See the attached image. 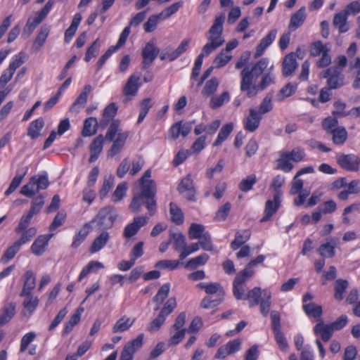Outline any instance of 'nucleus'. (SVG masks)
Instances as JSON below:
<instances>
[{"label":"nucleus","mask_w":360,"mask_h":360,"mask_svg":"<svg viewBox=\"0 0 360 360\" xmlns=\"http://www.w3.org/2000/svg\"><path fill=\"white\" fill-rule=\"evenodd\" d=\"M44 126V121L39 117L31 122L27 128V136L32 139H37L41 135V131Z\"/></svg>","instance_id":"31"},{"label":"nucleus","mask_w":360,"mask_h":360,"mask_svg":"<svg viewBox=\"0 0 360 360\" xmlns=\"http://www.w3.org/2000/svg\"><path fill=\"white\" fill-rule=\"evenodd\" d=\"M119 133H122L120 129V121L119 120H112L105 134V139L108 141H112L115 137L118 136Z\"/></svg>","instance_id":"48"},{"label":"nucleus","mask_w":360,"mask_h":360,"mask_svg":"<svg viewBox=\"0 0 360 360\" xmlns=\"http://www.w3.org/2000/svg\"><path fill=\"white\" fill-rule=\"evenodd\" d=\"M268 59L262 58L251 68L246 66L240 72V89L243 92L247 91L255 84L253 82L262 75L268 65Z\"/></svg>","instance_id":"3"},{"label":"nucleus","mask_w":360,"mask_h":360,"mask_svg":"<svg viewBox=\"0 0 360 360\" xmlns=\"http://www.w3.org/2000/svg\"><path fill=\"white\" fill-rule=\"evenodd\" d=\"M49 31L50 30L49 27L46 25L41 27L39 32L34 41V46L37 48L41 47L45 43L46 38L48 37Z\"/></svg>","instance_id":"62"},{"label":"nucleus","mask_w":360,"mask_h":360,"mask_svg":"<svg viewBox=\"0 0 360 360\" xmlns=\"http://www.w3.org/2000/svg\"><path fill=\"white\" fill-rule=\"evenodd\" d=\"M134 321H131L129 318L123 316L117 321L112 328L113 333L124 332L129 329L133 325Z\"/></svg>","instance_id":"52"},{"label":"nucleus","mask_w":360,"mask_h":360,"mask_svg":"<svg viewBox=\"0 0 360 360\" xmlns=\"http://www.w3.org/2000/svg\"><path fill=\"white\" fill-rule=\"evenodd\" d=\"M230 100V96L228 91H224L218 96H213L210 100V106L212 109L215 110L222 106L225 103H228Z\"/></svg>","instance_id":"51"},{"label":"nucleus","mask_w":360,"mask_h":360,"mask_svg":"<svg viewBox=\"0 0 360 360\" xmlns=\"http://www.w3.org/2000/svg\"><path fill=\"white\" fill-rule=\"evenodd\" d=\"M333 134V141L336 145L343 144L347 139V131L345 127H336L330 132Z\"/></svg>","instance_id":"43"},{"label":"nucleus","mask_w":360,"mask_h":360,"mask_svg":"<svg viewBox=\"0 0 360 360\" xmlns=\"http://www.w3.org/2000/svg\"><path fill=\"white\" fill-rule=\"evenodd\" d=\"M277 34V30L276 29L271 30L269 33L262 38L259 44L256 47V51L255 53V58L261 56L264 51L273 43L275 40Z\"/></svg>","instance_id":"23"},{"label":"nucleus","mask_w":360,"mask_h":360,"mask_svg":"<svg viewBox=\"0 0 360 360\" xmlns=\"http://www.w3.org/2000/svg\"><path fill=\"white\" fill-rule=\"evenodd\" d=\"M169 212L171 220L176 225H181L184 223V217L181 210L174 202L169 204Z\"/></svg>","instance_id":"44"},{"label":"nucleus","mask_w":360,"mask_h":360,"mask_svg":"<svg viewBox=\"0 0 360 360\" xmlns=\"http://www.w3.org/2000/svg\"><path fill=\"white\" fill-rule=\"evenodd\" d=\"M281 205L280 196L278 193H274V200H268L265 203L264 216L260 219V222L269 221L272 216L277 212Z\"/></svg>","instance_id":"14"},{"label":"nucleus","mask_w":360,"mask_h":360,"mask_svg":"<svg viewBox=\"0 0 360 360\" xmlns=\"http://www.w3.org/2000/svg\"><path fill=\"white\" fill-rule=\"evenodd\" d=\"M129 136V131L119 133L117 138L113 140V143L110 148L107 152L108 158H112L120 153L123 148L125 142Z\"/></svg>","instance_id":"17"},{"label":"nucleus","mask_w":360,"mask_h":360,"mask_svg":"<svg viewBox=\"0 0 360 360\" xmlns=\"http://www.w3.org/2000/svg\"><path fill=\"white\" fill-rule=\"evenodd\" d=\"M283 75L289 77L292 75L298 67L295 53H290L286 55L283 61Z\"/></svg>","instance_id":"21"},{"label":"nucleus","mask_w":360,"mask_h":360,"mask_svg":"<svg viewBox=\"0 0 360 360\" xmlns=\"http://www.w3.org/2000/svg\"><path fill=\"white\" fill-rule=\"evenodd\" d=\"M141 184V193H137L145 199L144 205L148 210L150 215L152 216L156 211V200L155 196L156 194V188L154 181L150 180Z\"/></svg>","instance_id":"5"},{"label":"nucleus","mask_w":360,"mask_h":360,"mask_svg":"<svg viewBox=\"0 0 360 360\" xmlns=\"http://www.w3.org/2000/svg\"><path fill=\"white\" fill-rule=\"evenodd\" d=\"M224 20L225 15L223 13L216 17L213 25L209 30L210 35L207 37L208 39H212L213 41L216 40L224 43V39L222 37Z\"/></svg>","instance_id":"12"},{"label":"nucleus","mask_w":360,"mask_h":360,"mask_svg":"<svg viewBox=\"0 0 360 360\" xmlns=\"http://www.w3.org/2000/svg\"><path fill=\"white\" fill-rule=\"evenodd\" d=\"M177 191L189 201H195L196 190L194 186L193 179L190 174L181 179L178 186Z\"/></svg>","instance_id":"6"},{"label":"nucleus","mask_w":360,"mask_h":360,"mask_svg":"<svg viewBox=\"0 0 360 360\" xmlns=\"http://www.w3.org/2000/svg\"><path fill=\"white\" fill-rule=\"evenodd\" d=\"M20 247L15 242L12 245L8 247L1 258L2 263H6L13 259L17 252L20 250Z\"/></svg>","instance_id":"64"},{"label":"nucleus","mask_w":360,"mask_h":360,"mask_svg":"<svg viewBox=\"0 0 360 360\" xmlns=\"http://www.w3.org/2000/svg\"><path fill=\"white\" fill-rule=\"evenodd\" d=\"M27 171L28 167H26L23 169V171L21 172V174L18 173L15 176V177L12 179L8 188L4 193L6 196H9L16 190V188L20 186L25 176L27 174Z\"/></svg>","instance_id":"37"},{"label":"nucleus","mask_w":360,"mask_h":360,"mask_svg":"<svg viewBox=\"0 0 360 360\" xmlns=\"http://www.w3.org/2000/svg\"><path fill=\"white\" fill-rule=\"evenodd\" d=\"M326 51H330V49L326 45H324L321 41H316L311 44L310 55L317 57L323 54Z\"/></svg>","instance_id":"60"},{"label":"nucleus","mask_w":360,"mask_h":360,"mask_svg":"<svg viewBox=\"0 0 360 360\" xmlns=\"http://www.w3.org/2000/svg\"><path fill=\"white\" fill-rule=\"evenodd\" d=\"M306 19L305 7L300 8L290 18L289 28L295 30L300 27Z\"/></svg>","instance_id":"34"},{"label":"nucleus","mask_w":360,"mask_h":360,"mask_svg":"<svg viewBox=\"0 0 360 360\" xmlns=\"http://www.w3.org/2000/svg\"><path fill=\"white\" fill-rule=\"evenodd\" d=\"M224 293H218L215 298L212 297H205L201 302L200 307L204 309H212L218 306L223 300Z\"/></svg>","instance_id":"42"},{"label":"nucleus","mask_w":360,"mask_h":360,"mask_svg":"<svg viewBox=\"0 0 360 360\" xmlns=\"http://www.w3.org/2000/svg\"><path fill=\"white\" fill-rule=\"evenodd\" d=\"M297 84L292 83H288L284 86L277 94V98L278 101H283L285 98H288L294 94L297 90Z\"/></svg>","instance_id":"55"},{"label":"nucleus","mask_w":360,"mask_h":360,"mask_svg":"<svg viewBox=\"0 0 360 360\" xmlns=\"http://www.w3.org/2000/svg\"><path fill=\"white\" fill-rule=\"evenodd\" d=\"M110 239V234L107 231H103L98 236H97L93 241L91 247L90 252L96 253L100 251L105 246Z\"/></svg>","instance_id":"33"},{"label":"nucleus","mask_w":360,"mask_h":360,"mask_svg":"<svg viewBox=\"0 0 360 360\" xmlns=\"http://www.w3.org/2000/svg\"><path fill=\"white\" fill-rule=\"evenodd\" d=\"M275 82V78L270 74L266 73L262 75V79L257 84H254L246 93L248 98L255 97L258 92L266 89L269 86Z\"/></svg>","instance_id":"13"},{"label":"nucleus","mask_w":360,"mask_h":360,"mask_svg":"<svg viewBox=\"0 0 360 360\" xmlns=\"http://www.w3.org/2000/svg\"><path fill=\"white\" fill-rule=\"evenodd\" d=\"M191 42V39H190V38L184 39L179 44L178 47L174 51L171 52V55H170L171 59L176 60L180 56H181L185 52H186L190 48Z\"/></svg>","instance_id":"50"},{"label":"nucleus","mask_w":360,"mask_h":360,"mask_svg":"<svg viewBox=\"0 0 360 360\" xmlns=\"http://www.w3.org/2000/svg\"><path fill=\"white\" fill-rule=\"evenodd\" d=\"M293 167L288 157L284 153H281L279 159L277 160V169L284 172H289L293 169Z\"/></svg>","instance_id":"59"},{"label":"nucleus","mask_w":360,"mask_h":360,"mask_svg":"<svg viewBox=\"0 0 360 360\" xmlns=\"http://www.w3.org/2000/svg\"><path fill=\"white\" fill-rule=\"evenodd\" d=\"M24 278L25 281L23 288L20 294L21 297L24 295H29L30 293H31V291L36 286V277L32 271H27L24 275Z\"/></svg>","instance_id":"28"},{"label":"nucleus","mask_w":360,"mask_h":360,"mask_svg":"<svg viewBox=\"0 0 360 360\" xmlns=\"http://www.w3.org/2000/svg\"><path fill=\"white\" fill-rule=\"evenodd\" d=\"M117 217V213L115 208L108 205L102 207L91 222L96 223L101 230H107L113 226Z\"/></svg>","instance_id":"4"},{"label":"nucleus","mask_w":360,"mask_h":360,"mask_svg":"<svg viewBox=\"0 0 360 360\" xmlns=\"http://www.w3.org/2000/svg\"><path fill=\"white\" fill-rule=\"evenodd\" d=\"M152 106L153 104L151 103V99L150 98H144L141 101L140 104V112L137 120V124H141L143 121Z\"/></svg>","instance_id":"58"},{"label":"nucleus","mask_w":360,"mask_h":360,"mask_svg":"<svg viewBox=\"0 0 360 360\" xmlns=\"http://www.w3.org/2000/svg\"><path fill=\"white\" fill-rule=\"evenodd\" d=\"M169 290L170 284L169 283L163 284L153 299V302L156 304L154 310L158 311L160 309V312L158 316L149 323L148 326L149 332L158 331L165 322L167 317L176 308L177 302L175 297L169 298L165 302L163 307L160 308V305L167 298Z\"/></svg>","instance_id":"2"},{"label":"nucleus","mask_w":360,"mask_h":360,"mask_svg":"<svg viewBox=\"0 0 360 360\" xmlns=\"http://www.w3.org/2000/svg\"><path fill=\"white\" fill-rule=\"evenodd\" d=\"M271 293L267 289L263 290V297L259 303L260 307L261 314L264 316H266L269 312L270 307H271Z\"/></svg>","instance_id":"40"},{"label":"nucleus","mask_w":360,"mask_h":360,"mask_svg":"<svg viewBox=\"0 0 360 360\" xmlns=\"http://www.w3.org/2000/svg\"><path fill=\"white\" fill-rule=\"evenodd\" d=\"M143 338L144 335L141 333L135 339L127 342L121 352L120 360H133L134 353L143 345Z\"/></svg>","instance_id":"9"},{"label":"nucleus","mask_w":360,"mask_h":360,"mask_svg":"<svg viewBox=\"0 0 360 360\" xmlns=\"http://www.w3.org/2000/svg\"><path fill=\"white\" fill-rule=\"evenodd\" d=\"M349 286V283L345 279H338L335 281L334 290V297L337 300H342L344 298V294Z\"/></svg>","instance_id":"45"},{"label":"nucleus","mask_w":360,"mask_h":360,"mask_svg":"<svg viewBox=\"0 0 360 360\" xmlns=\"http://www.w3.org/2000/svg\"><path fill=\"white\" fill-rule=\"evenodd\" d=\"M140 77L137 75H131L127 79L123 87L122 93L125 96H135L141 86Z\"/></svg>","instance_id":"16"},{"label":"nucleus","mask_w":360,"mask_h":360,"mask_svg":"<svg viewBox=\"0 0 360 360\" xmlns=\"http://www.w3.org/2000/svg\"><path fill=\"white\" fill-rule=\"evenodd\" d=\"M169 241L173 243L174 249L176 251H180L182 248L186 247V240L185 236L181 232L169 233Z\"/></svg>","instance_id":"36"},{"label":"nucleus","mask_w":360,"mask_h":360,"mask_svg":"<svg viewBox=\"0 0 360 360\" xmlns=\"http://www.w3.org/2000/svg\"><path fill=\"white\" fill-rule=\"evenodd\" d=\"M339 242L337 238H331L325 243L321 244L318 248L319 254L323 257L332 258L335 255V247Z\"/></svg>","instance_id":"22"},{"label":"nucleus","mask_w":360,"mask_h":360,"mask_svg":"<svg viewBox=\"0 0 360 360\" xmlns=\"http://www.w3.org/2000/svg\"><path fill=\"white\" fill-rule=\"evenodd\" d=\"M117 109V106L115 103H110L104 108L103 118L100 122V124L103 128H105L110 121L114 120Z\"/></svg>","instance_id":"25"},{"label":"nucleus","mask_w":360,"mask_h":360,"mask_svg":"<svg viewBox=\"0 0 360 360\" xmlns=\"http://www.w3.org/2000/svg\"><path fill=\"white\" fill-rule=\"evenodd\" d=\"M271 100L272 94L271 93L267 94L262 100L261 104L259 105V110H257V112H259L262 116V115L268 113L272 110L273 104Z\"/></svg>","instance_id":"61"},{"label":"nucleus","mask_w":360,"mask_h":360,"mask_svg":"<svg viewBox=\"0 0 360 360\" xmlns=\"http://www.w3.org/2000/svg\"><path fill=\"white\" fill-rule=\"evenodd\" d=\"M262 116L254 108L249 110V115L244 121V128L249 132H254L259 127Z\"/></svg>","instance_id":"15"},{"label":"nucleus","mask_w":360,"mask_h":360,"mask_svg":"<svg viewBox=\"0 0 360 360\" xmlns=\"http://www.w3.org/2000/svg\"><path fill=\"white\" fill-rule=\"evenodd\" d=\"M104 137L102 134L96 136L89 146L90 157L89 162H94L99 157L103 148Z\"/></svg>","instance_id":"19"},{"label":"nucleus","mask_w":360,"mask_h":360,"mask_svg":"<svg viewBox=\"0 0 360 360\" xmlns=\"http://www.w3.org/2000/svg\"><path fill=\"white\" fill-rule=\"evenodd\" d=\"M197 287L201 290H204L208 295H216L218 293H224L221 285L219 283H200Z\"/></svg>","instance_id":"39"},{"label":"nucleus","mask_w":360,"mask_h":360,"mask_svg":"<svg viewBox=\"0 0 360 360\" xmlns=\"http://www.w3.org/2000/svg\"><path fill=\"white\" fill-rule=\"evenodd\" d=\"M251 233L249 230L238 231L235 234L234 240L231 243V248L236 250L242 247L250 238Z\"/></svg>","instance_id":"32"},{"label":"nucleus","mask_w":360,"mask_h":360,"mask_svg":"<svg viewBox=\"0 0 360 360\" xmlns=\"http://www.w3.org/2000/svg\"><path fill=\"white\" fill-rule=\"evenodd\" d=\"M314 332L316 335H320L322 340L326 342L331 338L334 330L330 324H325L323 321H321L314 326Z\"/></svg>","instance_id":"24"},{"label":"nucleus","mask_w":360,"mask_h":360,"mask_svg":"<svg viewBox=\"0 0 360 360\" xmlns=\"http://www.w3.org/2000/svg\"><path fill=\"white\" fill-rule=\"evenodd\" d=\"M148 219V217L143 216L134 217L133 221L124 227L123 237L130 238L135 236L141 227L147 224Z\"/></svg>","instance_id":"11"},{"label":"nucleus","mask_w":360,"mask_h":360,"mask_svg":"<svg viewBox=\"0 0 360 360\" xmlns=\"http://www.w3.org/2000/svg\"><path fill=\"white\" fill-rule=\"evenodd\" d=\"M207 231L205 226L200 224L193 223L188 229V237L191 240L199 239L205 235Z\"/></svg>","instance_id":"49"},{"label":"nucleus","mask_w":360,"mask_h":360,"mask_svg":"<svg viewBox=\"0 0 360 360\" xmlns=\"http://www.w3.org/2000/svg\"><path fill=\"white\" fill-rule=\"evenodd\" d=\"M15 314V304L10 302L6 304L0 311V327L8 323Z\"/></svg>","instance_id":"26"},{"label":"nucleus","mask_w":360,"mask_h":360,"mask_svg":"<svg viewBox=\"0 0 360 360\" xmlns=\"http://www.w3.org/2000/svg\"><path fill=\"white\" fill-rule=\"evenodd\" d=\"M169 290L170 284L169 283L163 284L153 299V302L156 304L154 310L158 311L160 309V312L158 316L149 323L148 326L149 332L158 331L165 322L167 317L176 308L177 302L175 297L169 298L165 302L163 307L160 308V305L167 298Z\"/></svg>","instance_id":"1"},{"label":"nucleus","mask_w":360,"mask_h":360,"mask_svg":"<svg viewBox=\"0 0 360 360\" xmlns=\"http://www.w3.org/2000/svg\"><path fill=\"white\" fill-rule=\"evenodd\" d=\"M323 77L327 78V84L330 89H336L344 85V77L341 70L338 68H330L323 73Z\"/></svg>","instance_id":"7"},{"label":"nucleus","mask_w":360,"mask_h":360,"mask_svg":"<svg viewBox=\"0 0 360 360\" xmlns=\"http://www.w3.org/2000/svg\"><path fill=\"white\" fill-rule=\"evenodd\" d=\"M302 309L305 314L314 319L320 318L323 314L322 307L314 303L303 304Z\"/></svg>","instance_id":"38"},{"label":"nucleus","mask_w":360,"mask_h":360,"mask_svg":"<svg viewBox=\"0 0 360 360\" xmlns=\"http://www.w3.org/2000/svg\"><path fill=\"white\" fill-rule=\"evenodd\" d=\"M88 226V224H86L83 228L73 237V240L71 245L72 248H77L85 240L89 234Z\"/></svg>","instance_id":"56"},{"label":"nucleus","mask_w":360,"mask_h":360,"mask_svg":"<svg viewBox=\"0 0 360 360\" xmlns=\"http://www.w3.org/2000/svg\"><path fill=\"white\" fill-rule=\"evenodd\" d=\"M41 22L42 20L37 16L35 18H29L25 26L23 28L22 37L25 39L28 38L34 32L37 25Z\"/></svg>","instance_id":"41"},{"label":"nucleus","mask_w":360,"mask_h":360,"mask_svg":"<svg viewBox=\"0 0 360 360\" xmlns=\"http://www.w3.org/2000/svg\"><path fill=\"white\" fill-rule=\"evenodd\" d=\"M98 121L96 117L86 118L84 122V126L82 131L83 136H91L94 135L97 131Z\"/></svg>","instance_id":"35"},{"label":"nucleus","mask_w":360,"mask_h":360,"mask_svg":"<svg viewBox=\"0 0 360 360\" xmlns=\"http://www.w3.org/2000/svg\"><path fill=\"white\" fill-rule=\"evenodd\" d=\"M92 88L90 84H86L83 91L80 93L79 96L76 98L75 102L70 108V111L72 112H79L81 109L84 108L87 101L89 94L91 92Z\"/></svg>","instance_id":"18"},{"label":"nucleus","mask_w":360,"mask_h":360,"mask_svg":"<svg viewBox=\"0 0 360 360\" xmlns=\"http://www.w3.org/2000/svg\"><path fill=\"white\" fill-rule=\"evenodd\" d=\"M263 297V290L259 287H255L248 291L245 300L249 302V307L252 308L259 304Z\"/></svg>","instance_id":"30"},{"label":"nucleus","mask_w":360,"mask_h":360,"mask_svg":"<svg viewBox=\"0 0 360 360\" xmlns=\"http://www.w3.org/2000/svg\"><path fill=\"white\" fill-rule=\"evenodd\" d=\"M255 271L246 266L240 271L236 276L233 283L246 285V282L254 275Z\"/></svg>","instance_id":"57"},{"label":"nucleus","mask_w":360,"mask_h":360,"mask_svg":"<svg viewBox=\"0 0 360 360\" xmlns=\"http://www.w3.org/2000/svg\"><path fill=\"white\" fill-rule=\"evenodd\" d=\"M82 16L79 13H75L73 16L70 26L65 30L64 41L66 44L70 43L82 21Z\"/></svg>","instance_id":"27"},{"label":"nucleus","mask_w":360,"mask_h":360,"mask_svg":"<svg viewBox=\"0 0 360 360\" xmlns=\"http://www.w3.org/2000/svg\"><path fill=\"white\" fill-rule=\"evenodd\" d=\"M347 18L348 15L344 11L336 13L333 17V25L338 29L340 33L349 30V26L347 25Z\"/></svg>","instance_id":"29"},{"label":"nucleus","mask_w":360,"mask_h":360,"mask_svg":"<svg viewBox=\"0 0 360 360\" xmlns=\"http://www.w3.org/2000/svg\"><path fill=\"white\" fill-rule=\"evenodd\" d=\"M233 129V125L232 123H228L224 125L221 128L216 140L213 143V146H218L221 145L222 142H224L230 135Z\"/></svg>","instance_id":"46"},{"label":"nucleus","mask_w":360,"mask_h":360,"mask_svg":"<svg viewBox=\"0 0 360 360\" xmlns=\"http://www.w3.org/2000/svg\"><path fill=\"white\" fill-rule=\"evenodd\" d=\"M219 86L218 79L216 77H212L208 80L202 90V95L204 97H209L213 95L217 91Z\"/></svg>","instance_id":"53"},{"label":"nucleus","mask_w":360,"mask_h":360,"mask_svg":"<svg viewBox=\"0 0 360 360\" xmlns=\"http://www.w3.org/2000/svg\"><path fill=\"white\" fill-rule=\"evenodd\" d=\"M209 255L206 253L201 254L189 259L185 265L187 269H195L199 266L205 265L209 260Z\"/></svg>","instance_id":"47"},{"label":"nucleus","mask_w":360,"mask_h":360,"mask_svg":"<svg viewBox=\"0 0 360 360\" xmlns=\"http://www.w3.org/2000/svg\"><path fill=\"white\" fill-rule=\"evenodd\" d=\"M257 179L255 174H250L243 179L238 184V188L242 192H248L252 190L253 186L257 183Z\"/></svg>","instance_id":"54"},{"label":"nucleus","mask_w":360,"mask_h":360,"mask_svg":"<svg viewBox=\"0 0 360 360\" xmlns=\"http://www.w3.org/2000/svg\"><path fill=\"white\" fill-rule=\"evenodd\" d=\"M160 49L154 43L148 42L142 50L141 56L143 58L142 69H148L153 63Z\"/></svg>","instance_id":"10"},{"label":"nucleus","mask_w":360,"mask_h":360,"mask_svg":"<svg viewBox=\"0 0 360 360\" xmlns=\"http://www.w3.org/2000/svg\"><path fill=\"white\" fill-rule=\"evenodd\" d=\"M338 164L344 169L349 172L359 170L360 158L354 154L339 153L336 155Z\"/></svg>","instance_id":"8"},{"label":"nucleus","mask_w":360,"mask_h":360,"mask_svg":"<svg viewBox=\"0 0 360 360\" xmlns=\"http://www.w3.org/2000/svg\"><path fill=\"white\" fill-rule=\"evenodd\" d=\"M22 235L15 243L21 247V245L27 243L37 234V229L34 227H31L28 229L22 231Z\"/></svg>","instance_id":"63"},{"label":"nucleus","mask_w":360,"mask_h":360,"mask_svg":"<svg viewBox=\"0 0 360 360\" xmlns=\"http://www.w3.org/2000/svg\"><path fill=\"white\" fill-rule=\"evenodd\" d=\"M53 234L41 235L38 236L31 246V250L37 256L41 255L46 250L49 240Z\"/></svg>","instance_id":"20"}]
</instances>
